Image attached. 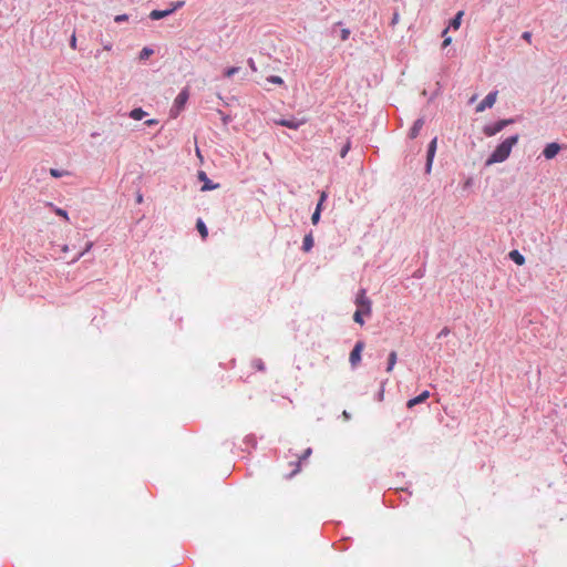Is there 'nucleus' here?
Here are the masks:
<instances>
[{
    "label": "nucleus",
    "instance_id": "f257e3e1",
    "mask_svg": "<svg viewBox=\"0 0 567 567\" xmlns=\"http://www.w3.org/2000/svg\"><path fill=\"white\" fill-rule=\"evenodd\" d=\"M518 140V135H513L503 141L486 159V165L489 166L506 161L512 153L513 146L517 144Z\"/></svg>",
    "mask_w": 567,
    "mask_h": 567
},
{
    "label": "nucleus",
    "instance_id": "f03ea898",
    "mask_svg": "<svg viewBox=\"0 0 567 567\" xmlns=\"http://www.w3.org/2000/svg\"><path fill=\"white\" fill-rule=\"evenodd\" d=\"M354 303L357 306V309H361V312L364 313V316L370 317L372 313V301L367 296L365 289H360L355 296Z\"/></svg>",
    "mask_w": 567,
    "mask_h": 567
},
{
    "label": "nucleus",
    "instance_id": "7ed1b4c3",
    "mask_svg": "<svg viewBox=\"0 0 567 567\" xmlns=\"http://www.w3.org/2000/svg\"><path fill=\"white\" fill-rule=\"evenodd\" d=\"M514 123V120L513 118H507V120H501L492 125H487L483 128V133L486 135V136H494L496 135L497 133H499L505 126L509 125Z\"/></svg>",
    "mask_w": 567,
    "mask_h": 567
},
{
    "label": "nucleus",
    "instance_id": "20e7f679",
    "mask_svg": "<svg viewBox=\"0 0 567 567\" xmlns=\"http://www.w3.org/2000/svg\"><path fill=\"white\" fill-rule=\"evenodd\" d=\"M189 97V91L187 87L183 89L178 95L176 96L174 101V109H176V113L174 116H176L185 106L187 100Z\"/></svg>",
    "mask_w": 567,
    "mask_h": 567
},
{
    "label": "nucleus",
    "instance_id": "39448f33",
    "mask_svg": "<svg viewBox=\"0 0 567 567\" xmlns=\"http://www.w3.org/2000/svg\"><path fill=\"white\" fill-rule=\"evenodd\" d=\"M497 99V91L488 93L484 100L476 106V112L481 113L486 109L492 107Z\"/></svg>",
    "mask_w": 567,
    "mask_h": 567
},
{
    "label": "nucleus",
    "instance_id": "423d86ee",
    "mask_svg": "<svg viewBox=\"0 0 567 567\" xmlns=\"http://www.w3.org/2000/svg\"><path fill=\"white\" fill-rule=\"evenodd\" d=\"M363 348H364L363 341H358L355 343V346L352 349V351L350 352V357H349L350 363L352 365H357L361 361V352H362Z\"/></svg>",
    "mask_w": 567,
    "mask_h": 567
},
{
    "label": "nucleus",
    "instance_id": "0eeeda50",
    "mask_svg": "<svg viewBox=\"0 0 567 567\" xmlns=\"http://www.w3.org/2000/svg\"><path fill=\"white\" fill-rule=\"evenodd\" d=\"M436 144H437V137H434L429 145L427 156H426V172L427 173L431 172L433 158H434L435 151H436Z\"/></svg>",
    "mask_w": 567,
    "mask_h": 567
},
{
    "label": "nucleus",
    "instance_id": "6e6552de",
    "mask_svg": "<svg viewBox=\"0 0 567 567\" xmlns=\"http://www.w3.org/2000/svg\"><path fill=\"white\" fill-rule=\"evenodd\" d=\"M311 449L308 447L303 454L301 456L298 457V461L295 462V463H291L290 465L293 466V468L291 470V472L289 474H287V478H291L292 476H295L297 473L300 472V463L302 460H306L310 454H311Z\"/></svg>",
    "mask_w": 567,
    "mask_h": 567
},
{
    "label": "nucleus",
    "instance_id": "1a4fd4ad",
    "mask_svg": "<svg viewBox=\"0 0 567 567\" xmlns=\"http://www.w3.org/2000/svg\"><path fill=\"white\" fill-rule=\"evenodd\" d=\"M560 151V145L558 143H549L543 151L544 156L547 159L554 158Z\"/></svg>",
    "mask_w": 567,
    "mask_h": 567
},
{
    "label": "nucleus",
    "instance_id": "9d476101",
    "mask_svg": "<svg viewBox=\"0 0 567 567\" xmlns=\"http://www.w3.org/2000/svg\"><path fill=\"white\" fill-rule=\"evenodd\" d=\"M198 179L204 182V185L202 186V190H212L218 187V184H213L209 178L207 177L206 173L204 171L198 172Z\"/></svg>",
    "mask_w": 567,
    "mask_h": 567
},
{
    "label": "nucleus",
    "instance_id": "9b49d317",
    "mask_svg": "<svg viewBox=\"0 0 567 567\" xmlns=\"http://www.w3.org/2000/svg\"><path fill=\"white\" fill-rule=\"evenodd\" d=\"M463 14H464L463 11H458L456 13V16L451 20L449 27L443 30V32H442L443 37H445L447 34L450 28H452L454 30H457L460 28Z\"/></svg>",
    "mask_w": 567,
    "mask_h": 567
},
{
    "label": "nucleus",
    "instance_id": "f8f14e48",
    "mask_svg": "<svg viewBox=\"0 0 567 567\" xmlns=\"http://www.w3.org/2000/svg\"><path fill=\"white\" fill-rule=\"evenodd\" d=\"M429 398H430V392L427 390H425L420 395H417V396H415L413 399H410L406 402V406L409 409H411V408L415 406L416 404L425 402Z\"/></svg>",
    "mask_w": 567,
    "mask_h": 567
},
{
    "label": "nucleus",
    "instance_id": "ddd939ff",
    "mask_svg": "<svg viewBox=\"0 0 567 567\" xmlns=\"http://www.w3.org/2000/svg\"><path fill=\"white\" fill-rule=\"evenodd\" d=\"M278 125H281V126H285V127H288V128H292V130H297L299 126H301L305 121L301 120H280V121H277L276 122Z\"/></svg>",
    "mask_w": 567,
    "mask_h": 567
},
{
    "label": "nucleus",
    "instance_id": "4468645a",
    "mask_svg": "<svg viewBox=\"0 0 567 567\" xmlns=\"http://www.w3.org/2000/svg\"><path fill=\"white\" fill-rule=\"evenodd\" d=\"M172 13H173V10H169V9H167V10H153L150 13V18L152 20H159V19L165 18V17L172 14Z\"/></svg>",
    "mask_w": 567,
    "mask_h": 567
},
{
    "label": "nucleus",
    "instance_id": "2eb2a0df",
    "mask_svg": "<svg viewBox=\"0 0 567 567\" xmlns=\"http://www.w3.org/2000/svg\"><path fill=\"white\" fill-rule=\"evenodd\" d=\"M423 124H424V121L422 118H419L414 122L413 126L410 130V134H409L411 138H415L419 135Z\"/></svg>",
    "mask_w": 567,
    "mask_h": 567
},
{
    "label": "nucleus",
    "instance_id": "dca6fc26",
    "mask_svg": "<svg viewBox=\"0 0 567 567\" xmlns=\"http://www.w3.org/2000/svg\"><path fill=\"white\" fill-rule=\"evenodd\" d=\"M509 258L519 266L525 264V257L518 250H512L509 252Z\"/></svg>",
    "mask_w": 567,
    "mask_h": 567
},
{
    "label": "nucleus",
    "instance_id": "f3484780",
    "mask_svg": "<svg viewBox=\"0 0 567 567\" xmlns=\"http://www.w3.org/2000/svg\"><path fill=\"white\" fill-rule=\"evenodd\" d=\"M396 360H398L396 352L395 351H391L390 354H389V358H388V367H386V372L388 373L393 371L394 365L396 363Z\"/></svg>",
    "mask_w": 567,
    "mask_h": 567
},
{
    "label": "nucleus",
    "instance_id": "a211bd4d",
    "mask_svg": "<svg viewBox=\"0 0 567 567\" xmlns=\"http://www.w3.org/2000/svg\"><path fill=\"white\" fill-rule=\"evenodd\" d=\"M145 115H146V112L143 111L141 107L133 109L130 112V117L135 120V121L142 120Z\"/></svg>",
    "mask_w": 567,
    "mask_h": 567
},
{
    "label": "nucleus",
    "instance_id": "6ab92c4d",
    "mask_svg": "<svg viewBox=\"0 0 567 567\" xmlns=\"http://www.w3.org/2000/svg\"><path fill=\"white\" fill-rule=\"evenodd\" d=\"M196 228H197L198 233L200 234L202 238L206 239L208 236V230H207L205 223L202 219H197Z\"/></svg>",
    "mask_w": 567,
    "mask_h": 567
},
{
    "label": "nucleus",
    "instance_id": "aec40b11",
    "mask_svg": "<svg viewBox=\"0 0 567 567\" xmlns=\"http://www.w3.org/2000/svg\"><path fill=\"white\" fill-rule=\"evenodd\" d=\"M313 247V238H312V235L311 234H308L305 236L303 238V243H302V249L308 252L311 250V248Z\"/></svg>",
    "mask_w": 567,
    "mask_h": 567
},
{
    "label": "nucleus",
    "instance_id": "412c9836",
    "mask_svg": "<svg viewBox=\"0 0 567 567\" xmlns=\"http://www.w3.org/2000/svg\"><path fill=\"white\" fill-rule=\"evenodd\" d=\"M49 206H50L51 208H53V212H54L58 216L62 217V218H63L64 220H66V221L69 220V215H68L66 210H64V209H62V208H59V207H55V206H53V204H49Z\"/></svg>",
    "mask_w": 567,
    "mask_h": 567
},
{
    "label": "nucleus",
    "instance_id": "4be33fe9",
    "mask_svg": "<svg viewBox=\"0 0 567 567\" xmlns=\"http://www.w3.org/2000/svg\"><path fill=\"white\" fill-rule=\"evenodd\" d=\"M362 316H364V313H363V312H361V309H357V310H355V312L353 313V320H354V322H357V323H359V324L363 326V324H364V320H363V317H362Z\"/></svg>",
    "mask_w": 567,
    "mask_h": 567
},
{
    "label": "nucleus",
    "instance_id": "5701e85b",
    "mask_svg": "<svg viewBox=\"0 0 567 567\" xmlns=\"http://www.w3.org/2000/svg\"><path fill=\"white\" fill-rule=\"evenodd\" d=\"M320 213H321L320 204H317L316 210H315V213L311 216V221H312L313 225H316L319 221Z\"/></svg>",
    "mask_w": 567,
    "mask_h": 567
},
{
    "label": "nucleus",
    "instance_id": "b1692460",
    "mask_svg": "<svg viewBox=\"0 0 567 567\" xmlns=\"http://www.w3.org/2000/svg\"><path fill=\"white\" fill-rule=\"evenodd\" d=\"M239 68L238 66H231V68H228L227 70H225L224 72V75L226 78H231L233 75H235L236 73L239 72Z\"/></svg>",
    "mask_w": 567,
    "mask_h": 567
},
{
    "label": "nucleus",
    "instance_id": "393cba45",
    "mask_svg": "<svg viewBox=\"0 0 567 567\" xmlns=\"http://www.w3.org/2000/svg\"><path fill=\"white\" fill-rule=\"evenodd\" d=\"M267 80H268V82L274 83V84H279V85L284 84V80L278 75H270Z\"/></svg>",
    "mask_w": 567,
    "mask_h": 567
},
{
    "label": "nucleus",
    "instance_id": "a878e982",
    "mask_svg": "<svg viewBox=\"0 0 567 567\" xmlns=\"http://www.w3.org/2000/svg\"><path fill=\"white\" fill-rule=\"evenodd\" d=\"M350 148H351V142H350V141H348V142L344 144V146L341 148V151H340V156H341L342 158H344V157L347 156L348 152L350 151Z\"/></svg>",
    "mask_w": 567,
    "mask_h": 567
},
{
    "label": "nucleus",
    "instance_id": "bb28decb",
    "mask_svg": "<svg viewBox=\"0 0 567 567\" xmlns=\"http://www.w3.org/2000/svg\"><path fill=\"white\" fill-rule=\"evenodd\" d=\"M151 54H153V50H152V49H148V48H144V49L141 51L140 58H141V60H145V59H147Z\"/></svg>",
    "mask_w": 567,
    "mask_h": 567
},
{
    "label": "nucleus",
    "instance_id": "cd10ccee",
    "mask_svg": "<svg viewBox=\"0 0 567 567\" xmlns=\"http://www.w3.org/2000/svg\"><path fill=\"white\" fill-rule=\"evenodd\" d=\"M93 246V243H87L86 246H85V249L83 251H81L72 261H76L79 260L85 252H87Z\"/></svg>",
    "mask_w": 567,
    "mask_h": 567
},
{
    "label": "nucleus",
    "instance_id": "c85d7f7f",
    "mask_svg": "<svg viewBox=\"0 0 567 567\" xmlns=\"http://www.w3.org/2000/svg\"><path fill=\"white\" fill-rule=\"evenodd\" d=\"M50 174L51 176L58 178V177H62L63 175H65L66 173L65 172H62V171H59L56 168H51L50 169Z\"/></svg>",
    "mask_w": 567,
    "mask_h": 567
},
{
    "label": "nucleus",
    "instance_id": "c756f323",
    "mask_svg": "<svg viewBox=\"0 0 567 567\" xmlns=\"http://www.w3.org/2000/svg\"><path fill=\"white\" fill-rule=\"evenodd\" d=\"M340 37H341V40H342V41L348 40V39H349V37H350V30H349V29H342V30H341V35H340Z\"/></svg>",
    "mask_w": 567,
    "mask_h": 567
},
{
    "label": "nucleus",
    "instance_id": "7c9ffc66",
    "mask_svg": "<svg viewBox=\"0 0 567 567\" xmlns=\"http://www.w3.org/2000/svg\"><path fill=\"white\" fill-rule=\"evenodd\" d=\"M185 4V1H177L173 3L172 8L169 10L176 11L177 9L182 8Z\"/></svg>",
    "mask_w": 567,
    "mask_h": 567
},
{
    "label": "nucleus",
    "instance_id": "2f4dec72",
    "mask_svg": "<svg viewBox=\"0 0 567 567\" xmlns=\"http://www.w3.org/2000/svg\"><path fill=\"white\" fill-rule=\"evenodd\" d=\"M128 19L127 14H118L114 18L115 22H123Z\"/></svg>",
    "mask_w": 567,
    "mask_h": 567
},
{
    "label": "nucleus",
    "instance_id": "473e14b6",
    "mask_svg": "<svg viewBox=\"0 0 567 567\" xmlns=\"http://www.w3.org/2000/svg\"><path fill=\"white\" fill-rule=\"evenodd\" d=\"M522 38L527 41L528 43L532 42V33L529 31H525L523 34H522Z\"/></svg>",
    "mask_w": 567,
    "mask_h": 567
},
{
    "label": "nucleus",
    "instance_id": "72a5a7b5",
    "mask_svg": "<svg viewBox=\"0 0 567 567\" xmlns=\"http://www.w3.org/2000/svg\"><path fill=\"white\" fill-rule=\"evenodd\" d=\"M451 42H452V39H451L450 37H446V35H445V37H444V41H443V43H442V47H443V48H446L447 45H450V44H451Z\"/></svg>",
    "mask_w": 567,
    "mask_h": 567
},
{
    "label": "nucleus",
    "instance_id": "f704fd0d",
    "mask_svg": "<svg viewBox=\"0 0 567 567\" xmlns=\"http://www.w3.org/2000/svg\"><path fill=\"white\" fill-rule=\"evenodd\" d=\"M70 45L72 49H75L76 48V38H75V34H73L71 37V41H70Z\"/></svg>",
    "mask_w": 567,
    "mask_h": 567
},
{
    "label": "nucleus",
    "instance_id": "c9c22d12",
    "mask_svg": "<svg viewBox=\"0 0 567 567\" xmlns=\"http://www.w3.org/2000/svg\"><path fill=\"white\" fill-rule=\"evenodd\" d=\"M254 364H255V367H256L258 370H264V369H265L264 363H262V361H260V360H257Z\"/></svg>",
    "mask_w": 567,
    "mask_h": 567
},
{
    "label": "nucleus",
    "instance_id": "e433bc0d",
    "mask_svg": "<svg viewBox=\"0 0 567 567\" xmlns=\"http://www.w3.org/2000/svg\"><path fill=\"white\" fill-rule=\"evenodd\" d=\"M326 198H327V194L324 192H322L320 195V200L318 203V204H320V207L322 206V203L326 200Z\"/></svg>",
    "mask_w": 567,
    "mask_h": 567
},
{
    "label": "nucleus",
    "instance_id": "4c0bfd02",
    "mask_svg": "<svg viewBox=\"0 0 567 567\" xmlns=\"http://www.w3.org/2000/svg\"><path fill=\"white\" fill-rule=\"evenodd\" d=\"M145 124H146L147 126L155 125V124H157V120H155V118L147 120V121L145 122Z\"/></svg>",
    "mask_w": 567,
    "mask_h": 567
},
{
    "label": "nucleus",
    "instance_id": "58836bf2",
    "mask_svg": "<svg viewBox=\"0 0 567 567\" xmlns=\"http://www.w3.org/2000/svg\"><path fill=\"white\" fill-rule=\"evenodd\" d=\"M248 62H249L250 68L255 71L256 66H255L254 60L250 59Z\"/></svg>",
    "mask_w": 567,
    "mask_h": 567
},
{
    "label": "nucleus",
    "instance_id": "ea45409f",
    "mask_svg": "<svg viewBox=\"0 0 567 567\" xmlns=\"http://www.w3.org/2000/svg\"><path fill=\"white\" fill-rule=\"evenodd\" d=\"M62 251H63V252H68V251H69V246H68V245H64V246L62 247Z\"/></svg>",
    "mask_w": 567,
    "mask_h": 567
},
{
    "label": "nucleus",
    "instance_id": "a19ab883",
    "mask_svg": "<svg viewBox=\"0 0 567 567\" xmlns=\"http://www.w3.org/2000/svg\"><path fill=\"white\" fill-rule=\"evenodd\" d=\"M398 18H399V16L395 13L393 19H392V23H395L398 21Z\"/></svg>",
    "mask_w": 567,
    "mask_h": 567
},
{
    "label": "nucleus",
    "instance_id": "79ce46f5",
    "mask_svg": "<svg viewBox=\"0 0 567 567\" xmlns=\"http://www.w3.org/2000/svg\"><path fill=\"white\" fill-rule=\"evenodd\" d=\"M446 333H447L446 329L442 330V332H441V334H446Z\"/></svg>",
    "mask_w": 567,
    "mask_h": 567
},
{
    "label": "nucleus",
    "instance_id": "37998d69",
    "mask_svg": "<svg viewBox=\"0 0 567 567\" xmlns=\"http://www.w3.org/2000/svg\"><path fill=\"white\" fill-rule=\"evenodd\" d=\"M137 202H138V203H141V202H142V196H141V195L137 197Z\"/></svg>",
    "mask_w": 567,
    "mask_h": 567
},
{
    "label": "nucleus",
    "instance_id": "c03bdc74",
    "mask_svg": "<svg viewBox=\"0 0 567 567\" xmlns=\"http://www.w3.org/2000/svg\"><path fill=\"white\" fill-rule=\"evenodd\" d=\"M343 415L346 416V419L349 417V414L346 411L343 412Z\"/></svg>",
    "mask_w": 567,
    "mask_h": 567
}]
</instances>
